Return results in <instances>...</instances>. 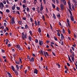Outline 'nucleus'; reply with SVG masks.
Returning a JSON list of instances; mask_svg holds the SVG:
<instances>
[{"label":"nucleus","instance_id":"nucleus-1","mask_svg":"<svg viewBox=\"0 0 77 77\" xmlns=\"http://www.w3.org/2000/svg\"><path fill=\"white\" fill-rule=\"evenodd\" d=\"M22 38L23 40H24L25 39H27V35L26 34L24 35V32H23L22 33Z\"/></svg>","mask_w":77,"mask_h":77},{"label":"nucleus","instance_id":"nucleus-2","mask_svg":"<svg viewBox=\"0 0 77 77\" xmlns=\"http://www.w3.org/2000/svg\"><path fill=\"white\" fill-rule=\"evenodd\" d=\"M68 4L69 6V9H70L71 11H72V8H71V2H69V0L68 1Z\"/></svg>","mask_w":77,"mask_h":77},{"label":"nucleus","instance_id":"nucleus-3","mask_svg":"<svg viewBox=\"0 0 77 77\" xmlns=\"http://www.w3.org/2000/svg\"><path fill=\"white\" fill-rule=\"evenodd\" d=\"M13 25L15 23V20H14V17H13L11 19V21L10 22Z\"/></svg>","mask_w":77,"mask_h":77},{"label":"nucleus","instance_id":"nucleus-4","mask_svg":"<svg viewBox=\"0 0 77 77\" xmlns=\"http://www.w3.org/2000/svg\"><path fill=\"white\" fill-rule=\"evenodd\" d=\"M61 9V11H63V8H64V5L62 4H61L60 5Z\"/></svg>","mask_w":77,"mask_h":77},{"label":"nucleus","instance_id":"nucleus-5","mask_svg":"<svg viewBox=\"0 0 77 77\" xmlns=\"http://www.w3.org/2000/svg\"><path fill=\"white\" fill-rule=\"evenodd\" d=\"M34 58L33 57H32L31 58V59L30 58V60H29V62H34Z\"/></svg>","mask_w":77,"mask_h":77},{"label":"nucleus","instance_id":"nucleus-6","mask_svg":"<svg viewBox=\"0 0 77 77\" xmlns=\"http://www.w3.org/2000/svg\"><path fill=\"white\" fill-rule=\"evenodd\" d=\"M39 44L40 45L42 46V44H44V42L42 41L39 40Z\"/></svg>","mask_w":77,"mask_h":77},{"label":"nucleus","instance_id":"nucleus-7","mask_svg":"<svg viewBox=\"0 0 77 77\" xmlns=\"http://www.w3.org/2000/svg\"><path fill=\"white\" fill-rule=\"evenodd\" d=\"M34 72L35 74H38V70H37L36 69H35V70H34Z\"/></svg>","mask_w":77,"mask_h":77},{"label":"nucleus","instance_id":"nucleus-8","mask_svg":"<svg viewBox=\"0 0 77 77\" xmlns=\"http://www.w3.org/2000/svg\"><path fill=\"white\" fill-rule=\"evenodd\" d=\"M61 40H63V38H64V36H63V34L61 33Z\"/></svg>","mask_w":77,"mask_h":77},{"label":"nucleus","instance_id":"nucleus-9","mask_svg":"<svg viewBox=\"0 0 77 77\" xmlns=\"http://www.w3.org/2000/svg\"><path fill=\"white\" fill-rule=\"evenodd\" d=\"M70 17L71 20L72 21H74V17H73V16H70Z\"/></svg>","mask_w":77,"mask_h":77},{"label":"nucleus","instance_id":"nucleus-10","mask_svg":"<svg viewBox=\"0 0 77 77\" xmlns=\"http://www.w3.org/2000/svg\"><path fill=\"white\" fill-rule=\"evenodd\" d=\"M15 8H16V6H15V5H14L13 7H12V10H15Z\"/></svg>","mask_w":77,"mask_h":77},{"label":"nucleus","instance_id":"nucleus-11","mask_svg":"<svg viewBox=\"0 0 77 77\" xmlns=\"http://www.w3.org/2000/svg\"><path fill=\"white\" fill-rule=\"evenodd\" d=\"M2 6V7L3 8H4V5H3V3L1 2V4L0 3V7H2V6Z\"/></svg>","mask_w":77,"mask_h":77},{"label":"nucleus","instance_id":"nucleus-12","mask_svg":"<svg viewBox=\"0 0 77 77\" xmlns=\"http://www.w3.org/2000/svg\"><path fill=\"white\" fill-rule=\"evenodd\" d=\"M72 6L73 10H74V11H75V8H74L75 7H74V5L73 4H72Z\"/></svg>","mask_w":77,"mask_h":77},{"label":"nucleus","instance_id":"nucleus-13","mask_svg":"<svg viewBox=\"0 0 77 77\" xmlns=\"http://www.w3.org/2000/svg\"><path fill=\"white\" fill-rule=\"evenodd\" d=\"M14 72L16 75H18L19 74L18 73V72H17L16 70H15Z\"/></svg>","mask_w":77,"mask_h":77},{"label":"nucleus","instance_id":"nucleus-14","mask_svg":"<svg viewBox=\"0 0 77 77\" xmlns=\"http://www.w3.org/2000/svg\"><path fill=\"white\" fill-rule=\"evenodd\" d=\"M25 29H27V28L29 29V28L28 27V25L27 24H26L25 26Z\"/></svg>","mask_w":77,"mask_h":77},{"label":"nucleus","instance_id":"nucleus-15","mask_svg":"<svg viewBox=\"0 0 77 77\" xmlns=\"http://www.w3.org/2000/svg\"><path fill=\"white\" fill-rule=\"evenodd\" d=\"M11 69H12L13 71H15V68L13 66H11Z\"/></svg>","mask_w":77,"mask_h":77},{"label":"nucleus","instance_id":"nucleus-16","mask_svg":"<svg viewBox=\"0 0 77 77\" xmlns=\"http://www.w3.org/2000/svg\"><path fill=\"white\" fill-rule=\"evenodd\" d=\"M15 63L17 65H18V64H20V61H15Z\"/></svg>","mask_w":77,"mask_h":77},{"label":"nucleus","instance_id":"nucleus-17","mask_svg":"<svg viewBox=\"0 0 77 77\" xmlns=\"http://www.w3.org/2000/svg\"><path fill=\"white\" fill-rule=\"evenodd\" d=\"M72 2L73 3H74L75 4H77V1H76V0H72Z\"/></svg>","mask_w":77,"mask_h":77},{"label":"nucleus","instance_id":"nucleus-18","mask_svg":"<svg viewBox=\"0 0 77 77\" xmlns=\"http://www.w3.org/2000/svg\"><path fill=\"white\" fill-rule=\"evenodd\" d=\"M16 67L17 69V71H19V66H18V65H16Z\"/></svg>","mask_w":77,"mask_h":77},{"label":"nucleus","instance_id":"nucleus-19","mask_svg":"<svg viewBox=\"0 0 77 77\" xmlns=\"http://www.w3.org/2000/svg\"><path fill=\"white\" fill-rule=\"evenodd\" d=\"M29 33H30V34L31 36H32V35H33V33H32V32L31 30H30V31H29Z\"/></svg>","mask_w":77,"mask_h":77},{"label":"nucleus","instance_id":"nucleus-20","mask_svg":"<svg viewBox=\"0 0 77 77\" xmlns=\"http://www.w3.org/2000/svg\"><path fill=\"white\" fill-rule=\"evenodd\" d=\"M52 6L54 9H55V8H56V6H55V5H54V4H52Z\"/></svg>","mask_w":77,"mask_h":77},{"label":"nucleus","instance_id":"nucleus-21","mask_svg":"<svg viewBox=\"0 0 77 77\" xmlns=\"http://www.w3.org/2000/svg\"><path fill=\"white\" fill-rule=\"evenodd\" d=\"M72 57H74V56H75V54H74V52H72Z\"/></svg>","mask_w":77,"mask_h":77},{"label":"nucleus","instance_id":"nucleus-22","mask_svg":"<svg viewBox=\"0 0 77 77\" xmlns=\"http://www.w3.org/2000/svg\"><path fill=\"white\" fill-rule=\"evenodd\" d=\"M39 7H38L37 8V12L38 13H39L40 12V11L39 10Z\"/></svg>","mask_w":77,"mask_h":77},{"label":"nucleus","instance_id":"nucleus-23","mask_svg":"<svg viewBox=\"0 0 77 77\" xmlns=\"http://www.w3.org/2000/svg\"><path fill=\"white\" fill-rule=\"evenodd\" d=\"M63 3L64 5H66V1H64L63 2Z\"/></svg>","mask_w":77,"mask_h":77},{"label":"nucleus","instance_id":"nucleus-24","mask_svg":"<svg viewBox=\"0 0 77 77\" xmlns=\"http://www.w3.org/2000/svg\"><path fill=\"white\" fill-rule=\"evenodd\" d=\"M53 17L54 18V19H55H55H56V16H55V14H53Z\"/></svg>","mask_w":77,"mask_h":77},{"label":"nucleus","instance_id":"nucleus-25","mask_svg":"<svg viewBox=\"0 0 77 77\" xmlns=\"http://www.w3.org/2000/svg\"><path fill=\"white\" fill-rule=\"evenodd\" d=\"M29 39L30 41H32V38L31 36L29 37Z\"/></svg>","mask_w":77,"mask_h":77},{"label":"nucleus","instance_id":"nucleus-26","mask_svg":"<svg viewBox=\"0 0 77 77\" xmlns=\"http://www.w3.org/2000/svg\"><path fill=\"white\" fill-rule=\"evenodd\" d=\"M38 32L39 33H41V28H38Z\"/></svg>","mask_w":77,"mask_h":77},{"label":"nucleus","instance_id":"nucleus-27","mask_svg":"<svg viewBox=\"0 0 77 77\" xmlns=\"http://www.w3.org/2000/svg\"><path fill=\"white\" fill-rule=\"evenodd\" d=\"M68 32L69 34H71V31H70V29L69 28L68 29Z\"/></svg>","mask_w":77,"mask_h":77},{"label":"nucleus","instance_id":"nucleus-28","mask_svg":"<svg viewBox=\"0 0 77 77\" xmlns=\"http://www.w3.org/2000/svg\"><path fill=\"white\" fill-rule=\"evenodd\" d=\"M6 12L7 13H9V12H10V11H9V10L7 9L6 10Z\"/></svg>","mask_w":77,"mask_h":77},{"label":"nucleus","instance_id":"nucleus-29","mask_svg":"<svg viewBox=\"0 0 77 77\" xmlns=\"http://www.w3.org/2000/svg\"><path fill=\"white\" fill-rule=\"evenodd\" d=\"M67 23L68 24L69 23V19H67Z\"/></svg>","mask_w":77,"mask_h":77},{"label":"nucleus","instance_id":"nucleus-30","mask_svg":"<svg viewBox=\"0 0 77 77\" xmlns=\"http://www.w3.org/2000/svg\"><path fill=\"white\" fill-rule=\"evenodd\" d=\"M72 60L73 61V62H74V57H72L71 58Z\"/></svg>","mask_w":77,"mask_h":77},{"label":"nucleus","instance_id":"nucleus-31","mask_svg":"<svg viewBox=\"0 0 77 77\" xmlns=\"http://www.w3.org/2000/svg\"><path fill=\"white\" fill-rule=\"evenodd\" d=\"M56 65L57 66H58L59 68H60V65L59 64H57Z\"/></svg>","mask_w":77,"mask_h":77},{"label":"nucleus","instance_id":"nucleus-32","mask_svg":"<svg viewBox=\"0 0 77 77\" xmlns=\"http://www.w3.org/2000/svg\"><path fill=\"white\" fill-rule=\"evenodd\" d=\"M57 17H58V18H60V15L59 14L58 15H57Z\"/></svg>","mask_w":77,"mask_h":77},{"label":"nucleus","instance_id":"nucleus-33","mask_svg":"<svg viewBox=\"0 0 77 77\" xmlns=\"http://www.w3.org/2000/svg\"><path fill=\"white\" fill-rule=\"evenodd\" d=\"M35 26H38V24H37V22H36V20L35 21Z\"/></svg>","mask_w":77,"mask_h":77},{"label":"nucleus","instance_id":"nucleus-34","mask_svg":"<svg viewBox=\"0 0 77 77\" xmlns=\"http://www.w3.org/2000/svg\"><path fill=\"white\" fill-rule=\"evenodd\" d=\"M42 18H43V19L44 21H45V16H44V15H43L42 16Z\"/></svg>","mask_w":77,"mask_h":77},{"label":"nucleus","instance_id":"nucleus-35","mask_svg":"<svg viewBox=\"0 0 77 77\" xmlns=\"http://www.w3.org/2000/svg\"><path fill=\"white\" fill-rule=\"evenodd\" d=\"M27 59H28V60H29V61L30 60V57L29 56H27Z\"/></svg>","mask_w":77,"mask_h":77},{"label":"nucleus","instance_id":"nucleus-36","mask_svg":"<svg viewBox=\"0 0 77 77\" xmlns=\"http://www.w3.org/2000/svg\"><path fill=\"white\" fill-rule=\"evenodd\" d=\"M20 69H22L23 68V65H21L20 66H19Z\"/></svg>","mask_w":77,"mask_h":77},{"label":"nucleus","instance_id":"nucleus-37","mask_svg":"<svg viewBox=\"0 0 77 77\" xmlns=\"http://www.w3.org/2000/svg\"><path fill=\"white\" fill-rule=\"evenodd\" d=\"M26 11L27 12H29V7H27V8H26Z\"/></svg>","mask_w":77,"mask_h":77},{"label":"nucleus","instance_id":"nucleus-38","mask_svg":"<svg viewBox=\"0 0 77 77\" xmlns=\"http://www.w3.org/2000/svg\"><path fill=\"white\" fill-rule=\"evenodd\" d=\"M3 2L4 4H6V0H5V1H3Z\"/></svg>","mask_w":77,"mask_h":77},{"label":"nucleus","instance_id":"nucleus-39","mask_svg":"<svg viewBox=\"0 0 77 77\" xmlns=\"http://www.w3.org/2000/svg\"><path fill=\"white\" fill-rule=\"evenodd\" d=\"M37 24H38V26H40V21H38L37 22Z\"/></svg>","mask_w":77,"mask_h":77},{"label":"nucleus","instance_id":"nucleus-40","mask_svg":"<svg viewBox=\"0 0 77 77\" xmlns=\"http://www.w3.org/2000/svg\"><path fill=\"white\" fill-rule=\"evenodd\" d=\"M1 51L2 53H5V51L4 49H2Z\"/></svg>","mask_w":77,"mask_h":77},{"label":"nucleus","instance_id":"nucleus-41","mask_svg":"<svg viewBox=\"0 0 77 77\" xmlns=\"http://www.w3.org/2000/svg\"><path fill=\"white\" fill-rule=\"evenodd\" d=\"M57 35L58 36H60V34L59 32H58L57 33Z\"/></svg>","mask_w":77,"mask_h":77},{"label":"nucleus","instance_id":"nucleus-42","mask_svg":"<svg viewBox=\"0 0 77 77\" xmlns=\"http://www.w3.org/2000/svg\"><path fill=\"white\" fill-rule=\"evenodd\" d=\"M43 9H44V8H43V7H41L40 11H42Z\"/></svg>","mask_w":77,"mask_h":77},{"label":"nucleus","instance_id":"nucleus-43","mask_svg":"<svg viewBox=\"0 0 77 77\" xmlns=\"http://www.w3.org/2000/svg\"><path fill=\"white\" fill-rule=\"evenodd\" d=\"M30 20L31 22H32V23H33V19H32V17H30Z\"/></svg>","mask_w":77,"mask_h":77},{"label":"nucleus","instance_id":"nucleus-44","mask_svg":"<svg viewBox=\"0 0 77 77\" xmlns=\"http://www.w3.org/2000/svg\"><path fill=\"white\" fill-rule=\"evenodd\" d=\"M63 33H65V29H63Z\"/></svg>","mask_w":77,"mask_h":77},{"label":"nucleus","instance_id":"nucleus-45","mask_svg":"<svg viewBox=\"0 0 77 77\" xmlns=\"http://www.w3.org/2000/svg\"><path fill=\"white\" fill-rule=\"evenodd\" d=\"M4 25L5 27H6V26H7V24H6V23H4Z\"/></svg>","mask_w":77,"mask_h":77},{"label":"nucleus","instance_id":"nucleus-46","mask_svg":"<svg viewBox=\"0 0 77 77\" xmlns=\"http://www.w3.org/2000/svg\"><path fill=\"white\" fill-rule=\"evenodd\" d=\"M69 60L70 62H72V60H71V58H70V57H69Z\"/></svg>","mask_w":77,"mask_h":77},{"label":"nucleus","instance_id":"nucleus-47","mask_svg":"<svg viewBox=\"0 0 77 77\" xmlns=\"http://www.w3.org/2000/svg\"><path fill=\"white\" fill-rule=\"evenodd\" d=\"M16 46H17V48H19L20 47V45H17Z\"/></svg>","mask_w":77,"mask_h":77},{"label":"nucleus","instance_id":"nucleus-48","mask_svg":"<svg viewBox=\"0 0 77 77\" xmlns=\"http://www.w3.org/2000/svg\"><path fill=\"white\" fill-rule=\"evenodd\" d=\"M43 1L45 4V5L46 4V1H45V0H43Z\"/></svg>","mask_w":77,"mask_h":77},{"label":"nucleus","instance_id":"nucleus-49","mask_svg":"<svg viewBox=\"0 0 77 77\" xmlns=\"http://www.w3.org/2000/svg\"><path fill=\"white\" fill-rule=\"evenodd\" d=\"M26 0H24L23 1V3H26Z\"/></svg>","mask_w":77,"mask_h":77},{"label":"nucleus","instance_id":"nucleus-50","mask_svg":"<svg viewBox=\"0 0 77 77\" xmlns=\"http://www.w3.org/2000/svg\"><path fill=\"white\" fill-rule=\"evenodd\" d=\"M16 8L17 9V10H20V7H17Z\"/></svg>","mask_w":77,"mask_h":77},{"label":"nucleus","instance_id":"nucleus-51","mask_svg":"<svg viewBox=\"0 0 77 77\" xmlns=\"http://www.w3.org/2000/svg\"><path fill=\"white\" fill-rule=\"evenodd\" d=\"M35 42H36V43H38V39H35Z\"/></svg>","mask_w":77,"mask_h":77},{"label":"nucleus","instance_id":"nucleus-52","mask_svg":"<svg viewBox=\"0 0 77 77\" xmlns=\"http://www.w3.org/2000/svg\"><path fill=\"white\" fill-rule=\"evenodd\" d=\"M54 38L55 40V41H57V38H56V37H55V36L54 37Z\"/></svg>","mask_w":77,"mask_h":77},{"label":"nucleus","instance_id":"nucleus-53","mask_svg":"<svg viewBox=\"0 0 77 77\" xmlns=\"http://www.w3.org/2000/svg\"><path fill=\"white\" fill-rule=\"evenodd\" d=\"M22 19L23 20H26V18L25 17H23L22 18Z\"/></svg>","mask_w":77,"mask_h":77},{"label":"nucleus","instance_id":"nucleus-54","mask_svg":"<svg viewBox=\"0 0 77 77\" xmlns=\"http://www.w3.org/2000/svg\"><path fill=\"white\" fill-rule=\"evenodd\" d=\"M67 65L68 66H70V64L68 63H67Z\"/></svg>","mask_w":77,"mask_h":77},{"label":"nucleus","instance_id":"nucleus-55","mask_svg":"<svg viewBox=\"0 0 77 77\" xmlns=\"http://www.w3.org/2000/svg\"><path fill=\"white\" fill-rule=\"evenodd\" d=\"M43 54H44L45 55V56L46 57V55L45 54V51H43Z\"/></svg>","mask_w":77,"mask_h":77},{"label":"nucleus","instance_id":"nucleus-56","mask_svg":"<svg viewBox=\"0 0 77 77\" xmlns=\"http://www.w3.org/2000/svg\"><path fill=\"white\" fill-rule=\"evenodd\" d=\"M74 5H75V8H77V3H76V4H74Z\"/></svg>","mask_w":77,"mask_h":77},{"label":"nucleus","instance_id":"nucleus-57","mask_svg":"<svg viewBox=\"0 0 77 77\" xmlns=\"http://www.w3.org/2000/svg\"><path fill=\"white\" fill-rule=\"evenodd\" d=\"M19 24H21V23H22V22L21 21H19Z\"/></svg>","mask_w":77,"mask_h":77},{"label":"nucleus","instance_id":"nucleus-58","mask_svg":"<svg viewBox=\"0 0 77 77\" xmlns=\"http://www.w3.org/2000/svg\"><path fill=\"white\" fill-rule=\"evenodd\" d=\"M56 9L57 11H58V12H59V8L57 7Z\"/></svg>","mask_w":77,"mask_h":77},{"label":"nucleus","instance_id":"nucleus-59","mask_svg":"<svg viewBox=\"0 0 77 77\" xmlns=\"http://www.w3.org/2000/svg\"><path fill=\"white\" fill-rule=\"evenodd\" d=\"M56 2L57 3H59V0H56Z\"/></svg>","mask_w":77,"mask_h":77},{"label":"nucleus","instance_id":"nucleus-60","mask_svg":"<svg viewBox=\"0 0 77 77\" xmlns=\"http://www.w3.org/2000/svg\"><path fill=\"white\" fill-rule=\"evenodd\" d=\"M40 53L42 54H43V51H42V50L41 51Z\"/></svg>","mask_w":77,"mask_h":77},{"label":"nucleus","instance_id":"nucleus-61","mask_svg":"<svg viewBox=\"0 0 77 77\" xmlns=\"http://www.w3.org/2000/svg\"><path fill=\"white\" fill-rule=\"evenodd\" d=\"M18 49H19V50H23V49L21 48V47H20L18 48Z\"/></svg>","mask_w":77,"mask_h":77},{"label":"nucleus","instance_id":"nucleus-62","mask_svg":"<svg viewBox=\"0 0 77 77\" xmlns=\"http://www.w3.org/2000/svg\"><path fill=\"white\" fill-rule=\"evenodd\" d=\"M71 48L73 50V51H74V49H75L73 47H72Z\"/></svg>","mask_w":77,"mask_h":77},{"label":"nucleus","instance_id":"nucleus-63","mask_svg":"<svg viewBox=\"0 0 77 77\" xmlns=\"http://www.w3.org/2000/svg\"><path fill=\"white\" fill-rule=\"evenodd\" d=\"M32 10H33V11H35V8H33L32 9Z\"/></svg>","mask_w":77,"mask_h":77},{"label":"nucleus","instance_id":"nucleus-64","mask_svg":"<svg viewBox=\"0 0 77 77\" xmlns=\"http://www.w3.org/2000/svg\"><path fill=\"white\" fill-rule=\"evenodd\" d=\"M8 77H12V75H11V74L8 75Z\"/></svg>","mask_w":77,"mask_h":77}]
</instances>
